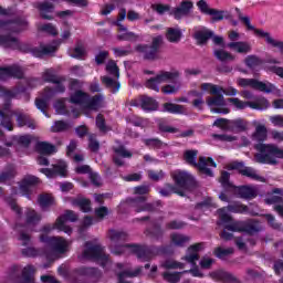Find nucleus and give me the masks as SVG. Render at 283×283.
Segmentation results:
<instances>
[{
	"label": "nucleus",
	"mask_w": 283,
	"mask_h": 283,
	"mask_svg": "<svg viewBox=\"0 0 283 283\" xmlns=\"http://www.w3.org/2000/svg\"><path fill=\"white\" fill-rule=\"evenodd\" d=\"M24 224L17 223L14 231H18V239L22 242L23 247L30 244V235L25 231H34V227L41 222L42 217L34 209L27 208L24 211Z\"/></svg>",
	"instance_id": "1a4fd4ad"
},
{
	"label": "nucleus",
	"mask_w": 283,
	"mask_h": 283,
	"mask_svg": "<svg viewBox=\"0 0 283 283\" xmlns=\"http://www.w3.org/2000/svg\"><path fill=\"white\" fill-rule=\"evenodd\" d=\"M161 269L169 270H176V269H185V263H180L178 261H175L174 259H168L161 262L160 264Z\"/></svg>",
	"instance_id": "bf43d9fd"
},
{
	"label": "nucleus",
	"mask_w": 283,
	"mask_h": 283,
	"mask_svg": "<svg viewBox=\"0 0 283 283\" xmlns=\"http://www.w3.org/2000/svg\"><path fill=\"white\" fill-rule=\"evenodd\" d=\"M207 105L210 107L212 114H229L230 112L227 107V102H224V96L222 95L208 97Z\"/></svg>",
	"instance_id": "4be33fe9"
},
{
	"label": "nucleus",
	"mask_w": 283,
	"mask_h": 283,
	"mask_svg": "<svg viewBox=\"0 0 283 283\" xmlns=\"http://www.w3.org/2000/svg\"><path fill=\"white\" fill-rule=\"evenodd\" d=\"M146 235L155 238V240H160L163 238V228L158 221H151L150 227L146 229Z\"/></svg>",
	"instance_id": "79ce46f5"
},
{
	"label": "nucleus",
	"mask_w": 283,
	"mask_h": 283,
	"mask_svg": "<svg viewBox=\"0 0 283 283\" xmlns=\"http://www.w3.org/2000/svg\"><path fill=\"white\" fill-rule=\"evenodd\" d=\"M6 202L9 205V207H11L12 211H14L18 220H23V209L18 207L17 199L13 197H7Z\"/></svg>",
	"instance_id": "5fc2aeb1"
},
{
	"label": "nucleus",
	"mask_w": 283,
	"mask_h": 283,
	"mask_svg": "<svg viewBox=\"0 0 283 283\" xmlns=\"http://www.w3.org/2000/svg\"><path fill=\"white\" fill-rule=\"evenodd\" d=\"M87 96H88L87 93L81 90H77L70 95V103H72L73 105H84L85 107L87 103Z\"/></svg>",
	"instance_id": "a19ab883"
},
{
	"label": "nucleus",
	"mask_w": 283,
	"mask_h": 283,
	"mask_svg": "<svg viewBox=\"0 0 283 283\" xmlns=\"http://www.w3.org/2000/svg\"><path fill=\"white\" fill-rule=\"evenodd\" d=\"M231 175L229 171H222L219 182L221 184V187H223L224 191H233L235 189V186L231 184L230 181Z\"/></svg>",
	"instance_id": "8fccbe9b"
},
{
	"label": "nucleus",
	"mask_w": 283,
	"mask_h": 283,
	"mask_svg": "<svg viewBox=\"0 0 283 283\" xmlns=\"http://www.w3.org/2000/svg\"><path fill=\"white\" fill-rule=\"evenodd\" d=\"M238 85L240 87H252V90H258L259 92H264L265 94H271L275 92V85L270 82H260L255 78H239Z\"/></svg>",
	"instance_id": "dca6fc26"
},
{
	"label": "nucleus",
	"mask_w": 283,
	"mask_h": 283,
	"mask_svg": "<svg viewBox=\"0 0 283 283\" xmlns=\"http://www.w3.org/2000/svg\"><path fill=\"white\" fill-rule=\"evenodd\" d=\"M214 56L216 59H218V61H221V63H230V61H233V59H235V56L222 49L216 50Z\"/></svg>",
	"instance_id": "13d9d810"
},
{
	"label": "nucleus",
	"mask_w": 283,
	"mask_h": 283,
	"mask_svg": "<svg viewBox=\"0 0 283 283\" xmlns=\"http://www.w3.org/2000/svg\"><path fill=\"white\" fill-rule=\"evenodd\" d=\"M38 10H40V14L42 17V19H46L49 21H51L52 19V12H54V4L48 2V1H43V2H39L36 6Z\"/></svg>",
	"instance_id": "c9c22d12"
},
{
	"label": "nucleus",
	"mask_w": 283,
	"mask_h": 283,
	"mask_svg": "<svg viewBox=\"0 0 283 283\" xmlns=\"http://www.w3.org/2000/svg\"><path fill=\"white\" fill-rule=\"evenodd\" d=\"M34 185H39V178L32 175L25 176L19 185L21 196H25V198L31 200L30 191H32V187H34Z\"/></svg>",
	"instance_id": "393cba45"
},
{
	"label": "nucleus",
	"mask_w": 283,
	"mask_h": 283,
	"mask_svg": "<svg viewBox=\"0 0 283 283\" xmlns=\"http://www.w3.org/2000/svg\"><path fill=\"white\" fill-rule=\"evenodd\" d=\"M104 106H105V95L96 94L93 97L87 95V101L84 106V107H86V109H92L93 112H98V109H101Z\"/></svg>",
	"instance_id": "cd10ccee"
},
{
	"label": "nucleus",
	"mask_w": 283,
	"mask_h": 283,
	"mask_svg": "<svg viewBox=\"0 0 283 283\" xmlns=\"http://www.w3.org/2000/svg\"><path fill=\"white\" fill-rule=\"evenodd\" d=\"M228 211L230 213H248L249 207L240 202H233L230 203L228 207H223L217 210V213L219 216L218 224H226V230L220 233V238H222V240H233V233L227 231L247 233L248 235H255V233H260V231H262V224H260V221H233Z\"/></svg>",
	"instance_id": "f257e3e1"
},
{
	"label": "nucleus",
	"mask_w": 283,
	"mask_h": 283,
	"mask_svg": "<svg viewBox=\"0 0 283 283\" xmlns=\"http://www.w3.org/2000/svg\"><path fill=\"white\" fill-rule=\"evenodd\" d=\"M233 169H238L242 176H247L248 178H251L252 180H259L260 176L255 171V169L251 167H244L243 163H237L233 166Z\"/></svg>",
	"instance_id": "72a5a7b5"
},
{
	"label": "nucleus",
	"mask_w": 283,
	"mask_h": 283,
	"mask_svg": "<svg viewBox=\"0 0 283 283\" xmlns=\"http://www.w3.org/2000/svg\"><path fill=\"white\" fill-rule=\"evenodd\" d=\"M160 43H163V35L154 38L151 45H138L137 50L144 54V59L147 61H154V59L158 56V48H160Z\"/></svg>",
	"instance_id": "6ab92c4d"
},
{
	"label": "nucleus",
	"mask_w": 283,
	"mask_h": 283,
	"mask_svg": "<svg viewBox=\"0 0 283 283\" xmlns=\"http://www.w3.org/2000/svg\"><path fill=\"white\" fill-rule=\"evenodd\" d=\"M184 159L188 165L196 167L200 174L206 176L207 178H213V169L218 167L213 158L200 156L198 160V150H186L184 154Z\"/></svg>",
	"instance_id": "6e6552de"
},
{
	"label": "nucleus",
	"mask_w": 283,
	"mask_h": 283,
	"mask_svg": "<svg viewBox=\"0 0 283 283\" xmlns=\"http://www.w3.org/2000/svg\"><path fill=\"white\" fill-rule=\"evenodd\" d=\"M255 149L259 154L254 156V159L262 165H277L276 158H283V149L275 145L258 144Z\"/></svg>",
	"instance_id": "9b49d317"
},
{
	"label": "nucleus",
	"mask_w": 283,
	"mask_h": 283,
	"mask_svg": "<svg viewBox=\"0 0 283 283\" xmlns=\"http://www.w3.org/2000/svg\"><path fill=\"white\" fill-rule=\"evenodd\" d=\"M78 216L72 211L66 210L62 216H60L55 221V227L57 231H63L67 235H72V227L67 226V222H76Z\"/></svg>",
	"instance_id": "f3484780"
},
{
	"label": "nucleus",
	"mask_w": 283,
	"mask_h": 283,
	"mask_svg": "<svg viewBox=\"0 0 283 283\" xmlns=\"http://www.w3.org/2000/svg\"><path fill=\"white\" fill-rule=\"evenodd\" d=\"M126 207H130L135 209L136 213H140V211H156V205L154 203H146V199L143 196L137 198H128L126 201L120 202L118 207L119 213H125Z\"/></svg>",
	"instance_id": "ddd939ff"
},
{
	"label": "nucleus",
	"mask_w": 283,
	"mask_h": 283,
	"mask_svg": "<svg viewBox=\"0 0 283 283\" xmlns=\"http://www.w3.org/2000/svg\"><path fill=\"white\" fill-rule=\"evenodd\" d=\"M40 171L41 174H44L46 178H56V176L65 178L67 175V164L65 161H59V164L55 165L53 169L42 168Z\"/></svg>",
	"instance_id": "b1692460"
},
{
	"label": "nucleus",
	"mask_w": 283,
	"mask_h": 283,
	"mask_svg": "<svg viewBox=\"0 0 283 283\" xmlns=\"http://www.w3.org/2000/svg\"><path fill=\"white\" fill-rule=\"evenodd\" d=\"M197 7L199 8L200 12H202V14H208L209 17H212V21H222V19H229V11L211 9L205 0H200L199 2H197Z\"/></svg>",
	"instance_id": "aec40b11"
},
{
	"label": "nucleus",
	"mask_w": 283,
	"mask_h": 283,
	"mask_svg": "<svg viewBox=\"0 0 283 283\" xmlns=\"http://www.w3.org/2000/svg\"><path fill=\"white\" fill-rule=\"evenodd\" d=\"M108 238L111 240V253L114 255H123L124 253H133L140 262H149L160 253V248L138 245V244H123L127 242L129 235L125 231L109 230Z\"/></svg>",
	"instance_id": "7ed1b4c3"
},
{
	"label": "nucleus",
	"mask_w": 283,
	"mask_h": 283,
	"mask_svg": "<svg viewBox=\"0 0 283 283\" xmlns=\"http://www.w3.org/2000/svg\"><path fill=\"white\" fill-rule=\"evenodd\" d=\"M191 10H193V2L185 0L177 8L171 9L170 14H172L175 19H182L184 17H188Z\"/></svg>",
	"instance_id": "a878e982"
},
{
	"label": "nucleus",
	"mask_w": 283,
	"mask_h": 283,
	"mask_svg": "<svg viewBox=\"0 0 283 283\" xmlns=\"http://www.w3.org/2000/svg\"><path fill=\"white\" fill-rule=\"evenodd\" d=\"M233 251H234L233 248H227V249L217 248L214 249V255L219 258V260H227L229 255H233Z\"/></svg>",
	"instance_id": "69168bd1"
},
{
	"label": "nucleus",
	"mask_w": 283,
	"mask_h": 283,
	"mask_svg": "<svg viewBox=\"0 0 283 283\" xmlns=\"http://www.w3.org/2000/svg\"><path fill=\"white\" fill-rule=\"evenodd\" d=\"M125 19H127V10L122 8L117 20L113 22V25H117L118 31L125 33L117 35V39H119V41H136V33L127 31V27L120 23L122 21H125Z\"/></svg>",
	"instance_id": "a211bd4d"
},
{
	"label": "nucleus",
	"mask_w": 283,
	"mask_h": 283,
	"mask_svg": "<svg viewBox=\"0 0 283 283\" xmlns=\"http://www.w3.org/2000/svg\"><path fill=\"white\" fill-rule=\"evenodd\" d=\"M80 260L96 262V264H101L103 269L112 262L109 261V255L105 254V249L95 241H86L84 243V251L82 252Z\"/></svg>",
	"instance_id": "9d476101"
},
{
	"label": "nucleus",
	"mask_w": 283,
	"mask_h": 283,
	"mask_svg": "<svg viewBox=\"0 0 283 283\" xmlns=\"http://www.w3.org/2000/svg\"><path fill=\"white\" fill-rule=\"evenodd\" d=\"M269 136V130L264 125H258L255 127L254 133L252 134V140H256V143H264L266 137Z\"/></svg>",
	"instance_id": "49530a36"
},
{
	"label": "nucleus",
	"mask_w": 283,
	"mask_h": 283,
	"mask_svg": "<svg viewBox=\"0 0 283 283\" xmlns=\"http://www.w3.org/2000/svg\"><path fill=\"white\" fill-rule=\"evenodd\" d=\"M0 45L8 50L19 49V39L10 35H0Z\"/></svg>",
	"instance_id": "ea45409f"
},
{
	"label": "nucleus",
	"mask_w": 283,
	"mask_h": 283,
	"mask_svg": "<svg viewBox=\"0 0 283 283\" xmlns=\"http://www.w3.org/2000/svg\"><path fill=\"white\" fill-rule=\"evenodd\" d=\"M232 191L233 193H238V196L244 200H253V198H258V188L253 186H234Z\"/></svg>",
	"instance_id": "bb28decb"
},
{
	"label": "nucleus",
	"mask_w": 283,
	"mask_h": 283,
	"mask_svg": "<svg viewBox=\"0 0 283 283\" xmlns=\"http://www.w3.org/2000/svg\"><path fill=\"white\" fill-rule=\"evenodd\" d=\"M38 205H40L42 211H48L54 205V197L52 195H40Z\"/></svg>",
	"instance_id": "de8ad7c7"
},
{
	"label": "nucleus",
	"mask_w": 283,
	"mask_h": 283,
	"mask_svg": "<svg viewBox=\"0 0 283 283\" xmlns=\"http://www.w3.org/2000/svg\"><path fill=\"white\" fill-rule=\"evenodd\" d=\"M38 32H43L44 34H50L51 36H56L59 30L52 23H44L38 25Z\"/></svg>",
	"instance_id": "4d7b16f0"
},
{
	"label": "nucleus",
	"mask_w": 283,
	"mask_h": 283,
	"mask_svg": "<svg viewBox=\"0 0 283 283\" xmlns=\"http://www.w3.org/2000/svg\"><path fill=\"white\" fill-rule=\"evenodd\" d=\"M40 241L49 247V249L43 252L48 262L59 260V258H62L64 253H67V249H70V241L62 237H49L48 234H41Z\"/></svg>",
	"instance_id": "0eeeda50"
},
{
	"label": "nucleus",
	"mask_w": 283,
	"mask_h": 283,
	"mask_svg": "<svg viewBox=\"0 0 283 283\" xmlns=\"http://www.w3.org/2000/svg\"><path fill=\"white\" fill-rule=\"evenodd\" d=\"M171 178L176 186L166 185L159 190L160 196L167 198L171 193H178L179 196H185V191L196 187V178L186 170H174L171 172Z\"/></svg>",
	"instance_id": "423d86ee"
},
{
	"label": "nucleus",
	"mask_w": 283,
	"mask_h": 283,
	"mask_svg": "<svg viewBox=\"0 0 283 283\" xmlns=\"http://www.w3.org/2000/svg\"><path fill=\"white\" fill-rule=\"evenodd\" d=\"M164 112H168V114H182V112H185V108L178 104L166 103L164 104Z\"/></svg>",
	"instance_id": "e2e57ef3"
},
{
	"label": "nucleus",
	"mask_w": 283,
	"mask_h": 283,
	"mask_svg": "<svg viewBox=\"0 0 283 283\" xmlns=\"http://www.w3.org/2000/svg\"><path fill=\"white\" fill-rule=\"evenodd\" d=\"M229 103L235 107V109H258L259 112H263L269 108V99L263 96H255L254 101L244 102L238 97L229 98Z\"/></svg>",
	"instance_id": "f8f14e48"
},
{
	"label": "nucleus",
	"mask_w": 283,
	"mask_h": 283,
	"mask_svg": "<svg viewBox=\"0 0 283 283\" xmlns=\"http://www.w3.org/2000/svg\"><path fill=\"white\" fill-rule=\"evenodd\" d=\"M211 207H217L216 203L213 202V199L211 197H207L205 198L201 202L197 203L195 207V211H201L205 212L209 209H211Z\"/></svg>",
	"instance_id": "864d4df0"
},
{
	"label": "nucleus",
	"mask_w": 283,
	"mask_h": 283,
	"mask_svg": "<svg viewBox=\"0 0 283 283\" xmlns=\"http://www.w3.org/2000/svg\"><path fill=\"white\" fill-rule=\"evenodd\" d=\"M70 56H72V59H84L85 46H83L81 43H77L76 46L70 51Z\"/></svg>",
	"instance_id": "0e129e2a"
},
{
	"label": "nucleus",
	"mask_w": 283,
	"mask_h": 283,
	"mask_svg": "<svg viewBox=\"0 0 283 283\" xmlns=\"http://www.w3.org/2000/svg\"><path fill=\"white\" fill-rule=\"evenodd\" d=\"M188 96L192 99L193 107L197 109H202V105H205V93L191 91L188 93Z\"/></svg>",
	"instance_id": "c03bdc74"
},
{
	"label": "nucleus",
	"mask_w": 283,
	"mask_h": 283,
	"mask_svg": "<svg viewBox=\"0 0 283 283\" xmlns=\"http://www.w3.org/2000/svg\"><path fill=\"white\" fill-rule=\"evenodd\" d=\"M166 39H168L170 43H178V41L182 39V31L179 28H169Z\"/></svg>",
	"instance_id": "3c124183"
},
{
	"label": "nucleus",
	"mask_w": 283,
	"mask_h": 283,
	"mask_svg": "<svg viewBox=\"0 0 283 283\" xmlns=\"http://www.w3.org/2000/svg\"><path fill=\"white\" fill-rule=\"evenodd\" d=\"M18 127H28L29 129H36L34 125V120L30 118L25 113H17L15 114Z\"/></svg>",
	"instance_id": "e433bc0d"
},
{
	"label": "nucleus",
	"mask_w": 283,
	"mask_h": 283,
	"mask_svg": "<svg viewBox=\"0 0 283 283\" xmlns=\"http://www.w3.org/2000/svg\"><path fill=\"white\" fill-rule=\"evenodd\" d=\"M171 243L175 244V247H185L187 243H189V240L191 238L180 234V233H172L170 235Z\"/></svg>",
	"instance_id": "603ef678"
},
{
	"label": "nucleus",
	"mask_w": 283,
	"mask_h": 283,
	"mask_svg": "<svg viewBox=\"0 0 283 283\" xmlns=\"http://www.w3.org/2000/svg\"><path fill=\"white\" fill-rule=\"evenodd\" d=\"M193 36L199 45H205V43H207V41L211 39V36H213V31L201 27L197 31H195Z\"/></svg>",
	"instance_id": "2f4dec72"
},
{
	"label": "nucleus",
	"mask_w": 283,
	"mask_h": 283,
	"mask_svg": "<svg viewBox=\"0 0 283 283\" xmlns=\"http://www.w3.org/2000/svg\"><path fill=\"white\" fill-rule=\"evenodd\" d=\"M61 40H54L52 43L46 45H40L38 48H33L30 50L32 56L36 59H43V56H48L49 54H54L56 50H59V45H61Z\"/></svg>",
	"instance_id": "412c9836"
},
{
	"label": "nucleus",
	"mask_w": 283,
	"mask_h": 283,
	"mask_svg": "<svg viewBox=\"0 0 283 283\" xmlns=\"http://www.w3.org/2000/svg\"><path fill=\"white\" fill-rule=\"evenodd\" d=\"M23 30H28V20L25 18L0 21V32H7L8 34H19V32H23Z\"/></svg>",
	"instance_id": "2eb2a0df"
},
{
	"label": "nucleus",
	"mask_w": 283,
	"mask_h": 283,
	"mask_svg": "<svg viewBox=\"0 0 283 283\" xmlns=\"http://www.w3.org/2000/svg\"><path fill=\"white\" fill-rule=\"evenodd\" d=\"M106 72L109 74V76H113L114 78H120V72L118 71V65H116V62L114 60H111L106 64Z\"/></svg>",
	"instance_id": "680f3d73"
},
{
	"label": "nucleus",
	"mask_w": 283,
	"mask_h": 283,
	"mask_svg": "<svg viewBox=\"0 0 283 283\" xmlns=\"http://www.w3.org/2000/svg\"><path fill=\"white\" fill-rule=\"evenodd\" d=\"M42 78L45 83H53L55 85L54 88L46 87L42 92V97L35 98V107L43 113L46 118H50V114L45 109H48V103H50L51 98H54L55 94H63L65 92V85L63 82L65 77H61L56 75V71L54 69H46L42 73Z\"/></svg>",
	"instance_id": "20e7f679"
},
{
	"label": "nucleus",
	"mask_w": 283,
	"mask_h": 283,
	"mask_svg": "<svg viewBox=\"0 0 283 283\" xmlns=\"http://www.w3.org/2000/svg\"><path fill=\"white\" fill-rule=\"evenodd\" d=\"M245 65L250 67V70H256L258 67H260V65H262V60H260L255 55H249L245 59Z\"/></svg>",
	"instance_id": "338daca9"
},
{
	"label": "nucleus",
	"mask_w": 283,
	"mask_h": 283,
	"mask_svg": "<svg viewBox=\"0 0 283 283\" xmlns=\"http://www.w3.org/2000/svg\"><path fill=\"white\" fill-rule=\"evenodd\" d=\"M266 205H274V211L283 218V199L280 196H271L265 199Z\"/></svg>",
	"instance_id": "a18cd8bd"
},
{
	"label": "nucleus",
	"mask_w": 283,
	"mask_h": 283,
	"mask_svg": "<svg viewBox=\"0 0 283 283\" xmlns=\"http://www.w3.org/2000/svg\"><path fill=\"white\" fill-rule=\"evenodd\" d=\"M12 140L21 147H30V144L32 143V135H14Z\"/></svg>",
	"instance_id": "052dcab7"
},
{
	"label": "nucleus",
	"mask_w": 283,
	"mask_h": 283,
	"mask_svg": "<svg viewBox=\"0 0 283 283\" xmlns=\"http://www.w3.org/2000/svg\"><path fill=\"white\" fill-rule=\"evenodd\" d=\"M202 249V243H197L195 245H190L187 250V254L184 258L188 264H191V266H196V262L200 260V256L198 255V252Z\"/></svg>",
	"instance_id": "c756f323"
},
{
	"label": "nucleus",
	"mask_w": 283,
	"mask_h": 283,
	"mask_svg": "<svg viewBox=\"0 0 283 283\" xmlns=\"http://www.w3.org/2000/svg\"><path fill=\"white\" fill-rule=\"evenodd\" d=\"M8 78H23V69L17 64L0 67V81H8Z\"/></svg>",
	"instance_id": "5701e85b"
},
{
	"label": "nucleus",
	"mask_w": 283,
	"mask_h": 283,
	"mask_svg": "<svg viewBox=\"0 0 283 283\" xmlns=\"http://www.w3.org/2000/svg\"><path fill=\"white\" fill-rule=\"evenodd\" d=\"M35 151L42 156H50L51 154H56V146L48 142H38L35 144Z\"/></svg>",
	"instance_id": "473e14b6"
},
{
	"label": "nucleus",
	"mask_w": 283,
	"mask_h": 283,
	"mask_svg": "<svg viewBox=\"0 0 283 283\" xmlns=\"http://www.w3.org/2000/svg\"><path fill=\"white\" fill-rule=\"evenodd\" d=\"M239 19L247 25L248 30H252L254 32L255 36H259L260 39H265V41L269 45H272L273 48H279V50L281 52H283V42L271 38L270 32H266V31L260 30V29H255V27H253V24H251V18H249L247 15L244 17L242 14H239Z\"/></svg>",
	"instance_id": "4468645a"
},
{
	"label": "nucleus",
	"mask_w": 283,
	"mask_h": 283,
	"mask_svg": "<svg viewBox=\"0 0 283 283\" xmlns=\"http://www.w3.org/2000/svg\"><path fill=\"white\" fill-rule=\"evenodd\" d=\"M227 48L238 52L239 54H247L251 52V45L248 42H230L227 44Z\"/></svg>",
	"instance_id": "37998d69"
},
{
	"label": "nucleus",
	"mask_w": 283,
	"mask_h": 283,
	"mask_svg": "<svg viewBox=\"0 0 283 283\" xmlns=\"http://www.w3.org/2000/svg\"><path fill=\"white\" fill-rule=\"evenodd\" d=\"M113 151L115 154L113 156V161L117 167H123V165H125V160H123V158H132V151L127 150L125 146L114 147Z\"/></svg>",
	"instance_id": "c85d7f7f"
},
{
	"label": "nucleus",
	"mask_w": 283,
	"mask_h": 283,
	"mask_svg": "<svg viewBox=\"0 0 283 283\" xmlns=\"http://www.w3.org/2000/svg\"><path fill=\"white\" fill-rule=\"evenodd\" d=\"M169 83L161 88L163 94H178L181 87L180 73L178 71H161L156 77H151L146 82V87L154 92H160V84Z\"/></svg>",
	"instance_id": "39448f33"
},
{
	"label": "nucleus",
	"mask_w": 283,
	"mask_h": 283,
	"mask_svg": "<svg viewBox=\"0 0 283 283\" xmlns=\"http://www.w3.org/2000/svg\"><path fill=\"white\" fill-rule=\"evenodd\" d=\"M211 275H212L213 280H219L221 282L240 283L231 273H229L224 270H218V271L213 272Z\"/></svg>",
	"instance_id": "58836bf2"
},
{
	"label": "nucleus",
	"mask_w": 283,
	"mask_h": 283,
	"mask_svg": "<svg viewBox=\"0 0 283 283\" xmlns=\"http://www.w3.org/2000/svg\"><path fill=\"white\" fill-rule=\"evenodd\" d=\"M101 81L106 90H111L112 94H116L120 90V82L114 76L103 75L101 76Z\"/></svg>",
	"instance_id": "7c9ffc66"
},
{
	"label": "nucleus",
	"mask_w": 283,
	"mask_h": 283,
	"mask_svg": "<svg viewBox=\"0 0 283 283\" xmlns=\"http://www.w3.org/2000/svg\"><path fill=\"white\" fill-rule=\"evenodd\" d=\"M22 83L25 86L15 87L13 90H6L0 85V98H4V104L0 111V122L2 127L8 132L14 129V124H12V116L14 113L12 111V98H23L24 101H30L29 90H34L36 85H41V78L36 77H27L22 80Z\"/></svg>",
	"instance_id": "f03ea898"
},
{
	"label": "nucleus",
	"mask_w": 283,
	"mask_h": 283,
	"mask_svg": "<svg viewBox=\"0 0 283 283\" xmlns=\"http://www.w3.org/2000/svg\"><path fill=\"white\" fill-rule=\"evenodd\" d=\"M139 105L144 112H156L158 109V102L149 96H143L139 99Z\"/></svg>",
	"instance_id": "f704fd0d"
},
{
	"label": "nucleus",
	"mask_w": 283,
	"mask_h": 283,
	"mask_svg": "<svg viewBox=\"0 0 283 283\" xmlns=\"http://www.w3.org/2000/svg\"><path fill=\"white\" fill-rule=\"evenodd\" d=\"M71 205L73 207H78V209H81V211H83L84 213H90V211H92V202L90 201V199L84 197H77L73 199L71 201Z\"/></svg>",
	"instance_id": "4c0bfd02"
},
{
	"label": "nucleus",
	"mask_w": 283,
	"mask_h": 283,
	"mask_svg": "<svg viewBox=\"0 0 283 283\" xmlns=\"http://www.w3.org/2000/svg\"><path fill=\"white\" fill-rule=\"evenodd\" d=\"M247 129V122L242 118L231 119L228 132H244Z\"/></svg>",
	"instance_id": "09e8293b"
},
{
	"label": "nucleus",
	"mask_w": 283,
	"mask_h": 283,
	"mask_svg": "<svg viewBox=\"0 0 283 283\" xmlns=\"http://www.w3.org/2000/svg\"><path fill=\"white\" fill-rule=\"evenodd\" d=\"M80 275H86L88 277H95V280H99L101 277V270L96 268H80L78 270Z\"/></svg>",
	"instance_id": "6e6d98bb"
},
{
	"label": "nucleus",
	"mask_w": 283,
	"mask_h": 283,
	"mask_svg": "<svg viewBox=\"0 0 283 283\" xmlns=\"http://www.w3.org/2000/svg\"><path fill=\"white\" fill-rule=\"evenodd\" d=\"M201 91L208 92L209 94H220L222 92V87L211 83H202Z\"/></svg>",
	"instance_id": "774afa93"
}]
</instances>
